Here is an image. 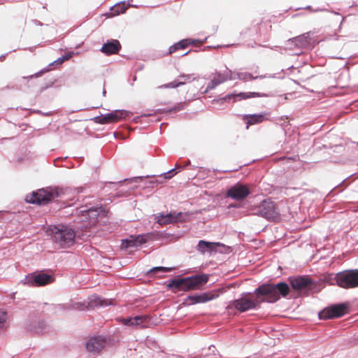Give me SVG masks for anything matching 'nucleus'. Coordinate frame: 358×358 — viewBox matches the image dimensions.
<instances>
[{"label":"nucleus","mask_w":358,"mask_h":358,"mask_svg":"<svg viewBox=\"0 0 358 358\" xmlns=\"http://www.w3.org/2000/svg\"><path fill=\"white\" fill-rule=\"evenodd\" d=\"M248 187V214L259 215L267 220L276 221L280 220V212L275 203L270 199H262L261 195L250 196Z\"/></svg>","instance_id":"1"},{"label":"nucleus","mask_w":358,"mask_h":358,"mask_svg":"<svg viewBox=\"0 0 358 358\" xmlns=\"http://www.w3.org/2000/svg\"><path fill=\"white\" fill-rule=\"evenodd\" d=\"M260 300L268 303H274L280 299V296L286 297L289 292V287L285 282L277 284H262L253 291Z\"/></svg>","instance_id":"2"},{"label":"nucleus","mask_w":358,"mask_h":358,"mask_svg":"<svg viewBox=\"0 0 358 358\" xmlns=\"http://www.w3.org/2000/svg\"><path fill=\"white\" fill-rule=\"evenodd\" d=\"M52 241L62 248H69L75 243L73 229L64 225L51 226L49 228Z\"/></svg>","instance_id":"3"},{"label":"nucleus","mask_w":358,"mask_h":358,"mask_svg":"<svg viewBox=\"0 0 358 358\" xmlns=\"http://www.w3.org/2000/svg\"><path fill=\"white\" fill-rule=\"evenodd\" d=\"M208 280L206 275H195L181 279H173L168 285L170 288L178 291H189L199 289Z\"/></svg>","instance_id":"4"},{"label":"nucleus","mask_w":358,"mask_h":358,"mask_svg":"<svg viewBox=\"0 0 358 358\" xmlns=\"http://www.w3.org/2000/svg\"><path fill=\"white\" fill-rule=\"evenodd\" d=\"M64 194V191L58 187H48L38 189L30 194L27 195L26 201L29 203L38 205L46 204L51 200L59 197Z\"/></svg>","instance_id":"5"},{"label":"nucleus","mask_w":358,"mask_h":358,"mask_svg":"<svg viewBox=\"0 0 358 358\" xmlns=\"http://www.w3.org/2000/svg\"><path fill=\"white\" fill-rule=\"evenodd\" d=\"M335 284L344 289L358 287V269H348L331 274Z\"/></svg>","instance_id":"6"},{"label":"nucleus","mask_w":358,"mask_h":358,"mask_svg":"<svg viewBox=\"0 0 358 358\" xmlns=\"http://www.w3.org/2000/svg\"><path fill=\"white\" fill-rule=\"evenodd\" d=\"M131 113L124 110H116L110 113L95 117L96 122L100 124H109L119 122L129 117Z\"/></svg>","instance_id":"7"},{"label":"nucleus","mask_w":358,"mask_h":358,"mask_svg":"<svg viewBox=\"0 0 358 358\" xmlns=\"http://www.w3.org/2000/svg\"><path fill=\"white\" fill-rule=\"evenodd\" d=\"M347 305L345 303L335 304L320 312L319 317L323 320L340 317L345 315Z\"/></svg>","instance_id":"8"},{"label":"nucleus","mask_w":358,"mask_h":358,"mask_svg":"<svg viewBox=\"0 0 358 358\" xmlns=\"http://www.w3.org/2000/svg\"><path fill=\"white\" fill-rule=\"evenodd\" d=\"M106 345V339L103 336H93L86 342L85 348L90 353L98 354L105 348Z\"/></svg>","instance_id":"9"},{"label":"nucleus","mask_w":358,"mask_h":358,"mask_svg":"<svg viewBox=\"0 0 358 358\" xmlns=\"http://www.w3.org/2000/svg\"><path fill=\"white\" fill-rule=\"evenodd\" d=\"M153 234H146L138 236H131L129 238L123 240L122 243V248H128L131 247H138L152 240Z\"/></svg>","instance_id":"10"},{"label":"nucleus","mask_w":358,"mask_h":358,"mask_svg":"<svg viewBox=\"0 0 358 358\" xmlns=\"http://www.w3.org/2000/svg\"><path fill=\"white\" fill-rule=\"evenodd\" d=\"M289 282L292 287L297 291L310 289L313 284V280L308 275L292 276L289 278Z\"/></svg>","instance_id":"11"},{"label":"nucleus","mask_w":358,"mask_h":358,"mask_svg":"<svg viewBox=\"0 0 358 358\" xmlns=\"http://www.w3.org/2000/svg\"><path fill=\"white\" fill-rule=\"evenodd\" d=\"M113 301L103 299L101 297L94 295L90 298V301L87 303V305L85 303H77L73 305L74 308L80 310H85L87 308H94L96 306H107L108 305H112Z\"/></svg>","instance_id":"12"},{"label":"nucleus","mask_w":358,"mask_h":358,"mask_svg":"<svg viewBox=\"0 0 358 358\" xmlns=\"http://www.w3.org/2000/svg\"><path fill=\"white\" fill-rule=\"evenodd\" d=\"M199 80L197 77L194 76L193 74H180L178 76V80H175L172 82L168 83L166 84L162 85L159 86V88H177L181 85L186 84L187 83H189L192 81Z\"/></svg>","instance_id":"13"},{"label":"nucleus","mask_w":358,"mask_h":358,"mask_svg":"<svg viewBox=\"0 0 358 358\" xmlns=\"http://www.w3.org/2000/svg\"><path fill=\"white\" fill-rule=\"evenodd\" d=\"M231 76L229 72H228V71H226L225 73H222L220 72L216 73L214 74L213 78H212V80L209 83V84L208 85L206 89L204 91H203L201 93L206 94L209 90L214 89L220 84H222L224 82H225L226 80H227L228 79H231Z\"/></svg>","instance_id":"14"},{"label":"nucleus","mask_w":358,"mask_h":358,"mask_svg":"<svg viewBox=\"0 0 358 358\" xmlns=\"http://www.w3.org/2000/svg\"><path fill=\"white\" fill-rule=\"evenodd\" d=\"M227 195L236 200L243 199L246 196V186L236 184L228 189Z\"/></svg>","instance_id":"15"},{"label":"nucleus","mask_w":358,"mask_h":358,"mask_svg":"<svg viewBox=\"0 0 358 358\" xmlns=\"http://www.w3.org/2000/svg\"><path fill=\"white\" fill-rule=\"evenodd\" d=\"M217 296V294L209 292L202 293L199 295L189 296L187 299V301H189L190 304L206 303L209 301L215 299Z\"/></svg>","instance_id":"16"},{"label":"nucleus","mask_w":358,"mask_h":358,"mask_svg":"<svg viewBox=\"0 0 358 358\" xmlns=\"http://www.w3.org/2000/svg\"><path fill=\"white\" fill-rule=\"evenodd\" d=\"M121 48L119 41L113 39L105 43L101 48V51L106 55H115L119 52Z\"/></svg>","instance_id":"17"},{"label":"nucleus","mask_w":358,"mask_h":358,"mask_svg":"<svg viewBox=\"0 0 358 358\" xmlns=\"http://www.w3.org/2000/svg\"><path fill=\"white\" fill-rule=\"evenodd\" d=\"M31 278H33V285L36 286H43L52 282L55 280L52 275L44 273L34 274Z\"/></svg>","instance_id":"18"},{"label":"nucleus","mask_w":358,"mask_h":358,"mask_svg":"<svg viewBox=\"0 0 358 358\" xmlns=\"http://www.w3.org/2000/svg\"><path fill=\"white\" fill-rule=\"evenodd\" d=\"M269 113L266 112L254 114H248V128L250 125L260 124L268 120Z\"/></svg>","instance_id":"19"},{"label":"nucleus","mask_w":358,"mask_h":358,"mask_svg":"<svg viewBox=\"0 0 358 358\" xmlns=\"http://www.w3.org/2000/svg\"><path fill=\"white\" fill-rule=\"evenodd\" d=\"M181 215H182L181 213H170L165 215H161L158 216V217H157V222L160 225L176 222L180 220V217Z\"/></svg>","instance_id":"20"},{"label":"nucleus","mask_w":358,"mask_h":358,"mask_svg":"<svg viewBox=\"0 0 358 358\" xmlns=\"http://www.w3.org/2000/svg\"><path fill=\"white\" fill-rule=\"evenodd\" d=\"M196 41L187 38L179 41L178 43L171 45L169 49V54H172L178 50H184L190 45H194Z\"/></svg>","instance_id":"21"},{"label":"nucleus","mask_w":358,"mask_h":358,"mask_svg":"<svg viewBox=\"0 0 358 358\" xmlns=\"http://www.w3.org/2000/svg\"><path fill=\"white\" fill-rule=\"evenodd\" d=\"M294 43L295 46L301 48L308 44V37L305 34L294 37L287 41V45Z\"/></svg>","instance_id":"22"},{"label":"nucleus","mask_w":358,"mask_h":358,"mask_svg":"<svg viewBox=\"0 0 358 358\" xmlns=\"http://www.w3.org/2000/svg\"><path fill=\"white\" fill-rule=\"evenodd\" d=\"M127 9V6L124 3H120L115 5L110 9V15L111 16L117 15L122 13H125Z\"/></svg>","instance_id":"23"},{"label":"nucleus","mask_w":358,"mask_h":358,"mask_svg":"<svg viewBox=\"0 0 358 358\" xmlns=\"http://www.w3.org/2000/svg\"><path fill=\"white\" fill-rule=\"evenodd\" d=\"M215 245H218L219 243H213L205 241H200L198 244V248L199 250H201L202 252H204L205 249H209L210 250H214L215 248Z\"/></svg>","instance_id":"24"},{"label":"nucleus","mask_w":358,"mask_h":358,"mask_svg":"<svg viewBox=\"0 0 358 358\" xmlns=\"http://www.w3.org/2000/svg\"><path fill=\"white\" fill-rule=\"evenodd\" d=\"M149 317L148 315H139L134 317V327L142 326V327H145V323H147L149 320Z\"/></svg>","instance_id":"25"},{"label":"nucleus","mask_w":358,"mask_h":358,"mask_svg":"<svg viewBox=\"0 0 358 358\" xmlns=\"http://www.w3.org/2000/svg\"><path fill=\"white\" fill-rule=\"evenodd\" d=\"M234 307L241 312L246 310V299L242 298L234 301Z\"/></svg>","instance_id":"26"},{"label":"nucleus","mask_w":358,"mask_h":358,"mask_svg":"<svg viewBox=\"0 0 358 358\" xmlns=\"http://www.w3.org/2000/svg\"><path fill=\"white\" fill-rule=\"evenodd\" d=\"M173 269H174V268H171V267L157 266V267H153L152 268H151L150 271V273H157L159 271L169 272V271H173Z\"/></svg>","instance_id":"27"},{"label":"nucleus","mask_w":358,"mask_h":358,"mask_svg":"<svg viewBox=\"0 0 358 358\" xmlns=\"http://www.w3.org/2000/svg\"><path fill=\"white\" fill-rule=\"evenodd\" d=\"M257 25L258 26V31L257 32L259 35L264 34L265 31H267V24L260 20L257 22Z\"/></svg>","instance_id":"28"},{"label":"nucleus","mask_w":358,"mask_h":358,"mask_svg":"<svg viewBox=\"0 0 358 358\" xmlns=\"http://www.w3.org/2000/svg\"><path fill=\"white\" fill-rule=\"evenodd\" d=\"M268 95L264 93L259 92H248V99H252L255 97H266Z\"/></svg>","instance_id":"29"},{"label":"nucleus","mask_w":358,"mask_h":358,"mask_svg":"<svg viewBox=\"0 0 358 358\" xmlns=\"http://www.w3.org/2000/svg\"><path fill=\"white\" fill-rule=\"evenodd\" d=\"M259 304L257 301H252L248 298V310L250 309H254Z\"/></svg>","instance_id":"30"},{"label":"nucleus","mask_w":358,"mask_h":358,"mask_svg":"<svg viewBox=\"0 0 358 358\" xmlns=\"http://www.w3.org/2000/svg\"><path fill=\"white\" fill-rule=\"evenodd\" d=\"M6 320V313L0 310V326L3 325Z\"/></svg>","instance_id":"31"},{"label":"nucleus","mask_w":358,"mask_h":358,"mask_svg":"<svg viewBox=\"0 0 358 358\" xmlns=\"http://www.w3.org/2000/svg\"><path fill=\"white\" fill-rule=\"evenodd\" d=\"M134 317H129V318H124L122 320V322L125 325L132 326L134 327Z\"/></svg>","instance_id":"32"},{"label":"nucleus","mask_w":358,"mask_h":358,"mask_svg":"<svg viewBox=\"0 0 358 358\" xmlns=\"http://www.w3.org/2000/svg\"><path fill=\"white\" fill-rule=\"evenodd\" d=\"M175 173V169H171L164 174V178L165 179H170L174 176Z\"/></svg>","instance_id":"33"},{"label":"nucleus","mask_w":358,"mask_h":358,"mask_svg":"<svg viewBox=\"0 0 358 358\" xmlns=\"http://www.w3.org/2000/svg\"><path fill=\"white\" fill-rule=\"evenodd\" d=\"M73 55V53L72 52H68L61 57H62L63 62H64L65 61H67L69 59H71Z\"/></svg>","instance_id":"34"},{"label":"nucleus","mask_w":358,"mask_h":358,"mask_svg":"<svg viewBox=\"0 0 358 358\" xmlns=\"http://www.w3.org/2000/svg\"><path fill=\"white\" fill-rule=\"evenodd\" d=\"M183 109V104L180 103L178 106L170 110L171 112H176Z\"/></svg>","instance_id":"35"},{"label":"nucleus","mask_w":358,"mask_h":358,"mask_svg":"<svg viewBox=\"0 0 358 358\" xmlns=\"http://www.w3.org/2000/svg\"><path fill=\"white\" fill-rule=\"evenodd\" d=\"M247 76H248V79H252V80L257 79L258 78H264L266 77V76H253L251 73H248L247 74Z\"/></svg>","instance_id":"36"},{"label":"nucleus","mask_w":358,"mask_h":358,"mask_svg":"<svg viewBox=\"0 0 358 358\" xmlns=\"http://www.w3.org/2000/svg\"><path fill=\"white\" fill-rule=\"evenodd\" d=\"M231 96L233 97H239L240 99H246V95L245 93H240V94H233L231 95Z\"/></svg>","instance_id":"37"},{"label":"nucleus","mask_w":358,"mask_h":358,"mask_svg":"<svg viewBox=\"0 0 358 358\" xmlns=\"http://www.w3.org/2000/svg\"><path fill=\"white\" fill-rule=\"evenodd\" d=\"M347 179H348V178H345V179H344L343 181H341V182L337 185V187H336V188H337V187H340L343 186V185H345V187H346V186H348V184H346Z\"/></svg>","instance_id":"38"},{"label":"nucleus","mask_w":358,"mask_h":358,"mask_svg":"<svg viewBox=\"0 0 358 358\" xmlns=\"http://www.w3.org/2000/svg\"><path fill=\"white\" fill-rule=\"evenodd\" d=\"M55 63L57 64H62V63H64V62H63L62 57H59L57 60L55 61Z\"/></svg>","instance_id":"39"},{"label":"nucleus","mask_w":358,"mask_h":358,"mask_svg":"<svg viewBox=\"0 0 358 358\" xmlns=\"http://www.w3.org/2000/svg\"><path fill=\"white\" fill-rule=\"evenodd\" d=\"M324 10H326L323 9V8H317L314 11L315 12H318V11H324Z\"/></svg>","instance_id":"40"},{"label":"nucleus","mask_w":358,"mask_h":358,"mask_svg":"<svg viewBox=\"0 0 358 358\" xmlns=\"http://www.w3.org/2000/svg\"><path fill=\"white\" fill-rule=\"evenodd\" d=\"M271 49H274L275 50H278V49L281 50L282 48L281 47H278V46H275L274 48H271Z\"/></svg>","instance_id":"41"},{"label":"nucleus","mask_w":358,"mask_h":358,"mask_svg":"<svg viewBox=\"0 0 358 358\" xmlns=\"http://www.w3.org/2000/svg\"><path fill=\"white\" fill-rule=\"evenodd\" d=\"M242 118H243V120H246V115H243V116H242Z\"/></svg>","instance_id":"42"},{"label":"nucleus","mask_w":358,"mask_h":358,"mask_svg":"<svg viewBox=\"0 0 358 358\" xmlns=\"http://www.w3.org/2000/svg\"><path fill=\"white\" fill-rule=\"evenodd\" d=\"M331 13H333L335 15H339V13L338 12H336V11H332Z\"/></svg>","instance_id":"43"},{"label":"nucleus","mask_w":358,"mask_h":358,"mask_svg":"<svg viewBox=\"0 0 358 358\" xmlns=\"http://www.w3.org/2000/svg\"><path fill=\"white\" fill-rule=\"evenodd\" d=\"M306 9H310V6H307L306 7Z\"/></svg>","instance_id":"44"},{"label":"nucleus","mask_w":358,"mask_h":358,"mask_svg":"<svg viewBox=\"0 0 358 358\" xmlns=\"http://www.w3.org/2000/svg\"><path fill=\"white\" fill-rule=\"evenodd\" d=\"M252 292H247L248 296V295H250Z\"/></svg>","instance_id":"45"},{"label":"nucleus","mask_w":358,"mask_h":358,"mask_svg":"<svg viewBox=\"0 0 358 358\" xmlns=\"http://www.w3.org/2000/svg\"><path fill=\"white\" fill-rule=\"evenodd\" d=\"M92 211H93V210H92V209H89V210H87V212H88V213H90V212H92Z\"/></svg>","instance_id":"46"},{"label":"nucleus","mask_w":358,"mask_h":358,"mask_svg":"<svg viewBox=\"0 0 358 358\" xmlns=\"http://www.w3.org/2000/svg\"><path fill=\"white\" fill-rule=\"evenodd\" d=\"M301 53V51H300L299 52H296V55H299Z\"/></svg>","instance_id":"47"},{"label":"nucleus","mask_w":358,"mask_h":358,"mask_svg":"<svg viewBox=\"0 0 358 358\" xmlns=\"http://www.w3.org/2000/svg\"><path fill=\"white\" fill-rule=\"evenodd\" d=\"M344 20H345V17H342V22H343Z\"/></svg>","instance_id":"48"},{"label":"nucleus","mask_w":358,"mask_h":358,"mask_svg":"<svg viewBox=\"0 0 358 358\" xmlns=\"http://www.w3.org/2000/svg\"><path fill=\"white\" fill-rule=\"evenodd\" d=\"M268 78H274V76H268Z\"/></svg>","instance_id":"49"}]
</instances>
